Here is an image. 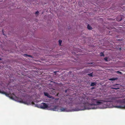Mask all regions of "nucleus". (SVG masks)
<instances>
[{"label":"nucleus","instance_id":"nucleus-1","mask_svg":"<svg viewBox=\"0 0 125 125\" xmlns=\"http://www.w3.org/2000/svg\"><path fill=\"white\" fill-rule=\"evenodd\" d=\"M69 99L70 102L68 103L69 104H72L78 105L81 107L80 109H78L77 111L83 109H96L98 108L97 105H102L105 107L109 104V102L105 100H100L98 99L91 98L90 99L91 103H89L87 101H85V99H78L76 100H73L72 98H70Z\"/></svg>","mask_w":125,"mask_h":125},{"label":"nucleus","instance_id":"nucleus-2","mask_svg":"<svg viewBox=\"0 0 125 125\" xmlns=\"http://www.w3.org/2000/svg\"><path fill=\"white\" fill-rule=\"evenodd\" d=\"M0 93L4 94L7 96L9 97L10 98L12 99L16 97L15 95L14 94H11L10 93V94H8L3 91H2L0 90Z\"/></svg>","mask_w":125,"mask_h":125},{"label":"nucleus","instance_id":"nucleus-3","mask_svg":"<svg viewBox=\"0 0 125 125\" xmlns=\"http://www.w3.org/2000/svg\"><path fill=\"white\" fill-rule=\"evenodd\" d=\"M122 102L123 103L125 104V99H123L122 101ZM115 107L118 108H121V109H125V105L123 106H115Z\"/></svg>","mask_w":125,"mask_h":125},{"label":"nucleus","instance_id":"nucleus-4","mask_svg":"<svg viewBox=\"0 0 125 125\" xmlns=\"http://www.w3.org/2000/svg\"><path fill=\"white\" fill-rule=\"evenodd\" d=\"M40 108L42 109H44L48 107V105L45 103H42L40 105Z\"/></svg>","mask_w":125,"mask_h":125},{"label":"nucleus","instance_id":"nucleus-5","mask_svg":"<svg viewBox=\"0 0 125 125\" xmlns=\"http://www.w3.org/2000/svg\"><path fill=\"white\" fill-rule=\"evenodd\" d=\"M44 94L45 96H46L49 98L52 99L54 98L53 96H51L47 92H44Z\"/></svg>","mask_w":125,"mask_h":125},{"label":"nucleus","instance_id":"nucleus-6","mask_svg":"<svg viewBox=\"0 0 125 125\" xmlns=\"http://www.w3.org/2000/svg\"><path fill=\"white\" fill-rule=\"evenodd\" d=\"M56 93V90L55 89H52L51 90V94L52 95H54Z\"/></svg>","mask_w":125,"mask_h":125},{"label":"nucleus","instance_id":"nucleus-7","mask_svg":"<svg viewBox=\"0 0 125 125\" xmlns=\"http://www.w3.org/2000/svg\"><path fill=\"white\" fill-rule=\"evenodd\" d=\"M66 108L62 107L60 108V111L61 112H65L66 111Z\"/></svg>","mask_w":125,"mask_h":125},{"label":"nucleus","instance_id":"nucleus-8","mask_svg":"<svg viewBox=\"0 0 125 125\" xmlns=\"http://www.w3.org/2000/svg\"><path fill=\"white\" fill-rule=\"evenodd\" d=\"M117 78H111L109 79V80L111 81H115L117 79Z\"/></svg>","mask_w":125,"mask_h":125},{"label":"nucleus","instance_id":"nucleus-9","mask_svg":"<svg viewBox=\"0 0 125 125\" xmlns=\"http://www.w3.org/2000/svg\"><path fill=\"white\" fill-rule=\"evenodd\" d=\"M87 28L88 30H91L92 29V27L90 26L89 24H88L87 26Z\"/></svg>","mask_w":125,"mask_h":125},{"label":"nucleus","instance_id":"nucleus-10","mask_svg":"<svg viewBox=\"0 0 125 125\" xmlns=\"http://www.w3.org/2000/svg\"><path fill=\"white\" fill-rule=\"evenodd\" d=\"M96 83L95 82H92L91 83L90 86H94L96 85Z\"/></svg>","mask_w":125,"mask_h":125},{"label":"nucleus","instance_id":"nucleus-11","mask_svg":"<svg viewBox=\"0 0 125 125\" xmlns=\"http://www.w3.org/2000/svg\"><path fill=\"white\" fill-rule=\"evenodd\" d=\"M19 102L21 103H24L25 104L26 103L25 102H23V100L22 99H20V100L19 101Z\"/></svg>","mask_w":125,"mask_h":125},{"label":"nucleus","instance_id":"nucleus-12","mask_svg":"<svg viewBox=\"0 0 125 125\" xmlns=\"http://www.w3.org/2000/svg\"><path fill=\"white\" fill-rule=\"evenodd\" d=\"M100 56H104V54L102 52H101L100 53Z\"/></svg>","mask_w":125,"mask_h":125},{"label":"nucleus","instance_id":"nucleus-13","mask_svg":"<svg viewBox=\"0 0 125 125\" xmlns=\"http://www.w3.org/2000/svg\"><path fill=\"white\" fill-rule=\"evenodd\" d=\"M59 45L60 46L62 42V41L61 40H59Z\"/></svg>","mask_w":125,"mask_h":125},{"label":"nucleus","instance_id":"nucleus-14","mask_svg":"<svg viewBox=\"0 0 125 125\" xmlns=\"http://www.w3.org/2000/svg\"><path fill=\"white\" fill-rule=\"evenodd\" d=\"M24 55H26L27 56H28V57H30L31 58H32V56L31 55H27V54H25Z\"/></svg>","mask_w":125,"mask_h":125},{"label":"nucleus","instance_id":"nucleus-15","mask_svg":"<svg viewBox=\"0 0 125 125\" xmlns=\"http://www.w3.org/2000/svg\"><path fill=\"white\" fill-rule=\"evenodd\" d=\"M111 88L112 89H115V90H117L119 89V88L112 87Z\"/></svg>","mask_w":125,"mask_h":125},{"label":"nucleus","instance_id":"nucleus-16","mask_svg":"<svg viewBox=\"0 0 125 125\" xmlns=\"http://www.w3.org/2000/svg\"><path fill=\"white\" fill-rule=\"evenodd\" d=\"M88 75L90 76H93V74L92 73H90V74H88Z\"/></svg>","mask_w":125,"mask_h":125},{"label":"nucleus","instance_id":"nucleus-17","mask_svg":"<svg viewBox=\"0 0 125 125\" xmlns=\"http://www.w3.org/2000/svg\"><path fill=\"white\" fill-rule=\"evenodd\" d=\"M108 58L107 57H105L104 58V59L105 60V61H107Z\"/></svg>","mask_w":125,"mask_h":125},{"label":"nucleus","instance_id":"nucleus-18","mask_svg":"<svg viewBox=\"0 0 125 125\" xmlns=\"http://www.w3.org/2000/svg\"><path fill=\"white\" fill-rule=\"evenodd\" d=\"M39 13V12L38 11H37L35 13V14H38Z\"/></svg>","mask_w":125,"mask_h":125},{"label":"nucleus","instance_id":"nucleus-19","mask_svg":"<svg viewBox=\"0 0 125 125\" xmlns=\"http://www.w3.org/2000/svg\"><path fill=\"white\" fill-rule=\"evenodd\" d=\"M85 99H87V100H88L89 98L87 97H86Z\"/></svg>","mask_w":125,"mask_h":125},{"label":"nucleus","instance_id":"nucleus-20","mask_svg":"<svg viewBox=\"0 0 125 125\" xmlns=\"http://www.w3.org/2000/svg\"><path fill=\"white\" fill-rule=\"evenodd\" d=\"M56 108H53V110L54 111H56Z\"/></svg>","mask_w":125,"mask_h":125},{"label":"nucleus","instance_id":"nucleus-21","mask_svg":"<svg viewBox=\"0 0 125 125\" xmlns=\"http://www.w3.org/2000/svg\"><path fill=\"white\" fill-rule=\"evenodd\" d=\"M122 20V18H121L119 20V21H120Z\"/></svg>","mask_w":125,"mask_h":125},{"label":"nucleus","instance_id":"nucleus-22","mask_svg":"<svg viewBox=\"0 0 125 125\" xmlns=\"http://www.w3.org/2000/svg\"><path fill=\"white\" fill-rule=\"evenodd\" d=\"M92 89H94V87H93L92 88Z\"/></svg>","mask_w":125,"mask_h":125},{"label":"nucleus","instance_id":"nucleus-23","mask_svg":"<svg viewBox=\"0 0 125 125\" xmlns=\"http://www.w3.org/2000/svg\"><path fill=\"white\" fill-rule=\"evenodd\" d=\"M67 90H65V93H66V92H67Z\"/></svg>","mask_w":125,"mask_h":125},{"label":"nucleus","instance_id":"nucleus-24","mask_svg":"<svg viewBox=\"0 0 125 125\" xmlns=\"http://www.w3.org/2000/svg\"><path fill=\"white\" fill-rule=\"evenodd\" d=\"M120 50H121V48H119Z\"/></svg>","mask_w":125,"mask_h":125},{"label":"nucleus","instance_id":"nucleus-25","mask_svg":"<svg viewBox=\"0 0 125 125\" xmlns=\"http://www.w3.org/2000/svg\"><path fill=\"white\" fill-rule=\"evenodd\" d=\"M2 31L3 33V30H2Z\"/></svg>","mask_w":125,"mask_h":125},{"label":"nucleus","instance_id":"nucleus-26","mask_svg":"<svg viewBox=\"0 0 125 125\" xmlns=\"http://www.w3.org/2000/svg\"><path fill=\"white\" fill-rule=\"evenodd\" d=\"M3 35H5L3 33Z\"/></svg>","mask_w":125,"mask_h":125}]
</instances>
